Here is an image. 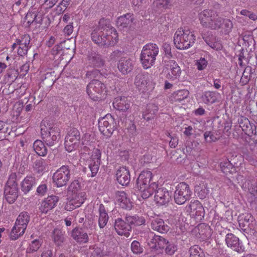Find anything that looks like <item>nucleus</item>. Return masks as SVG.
I'll list each match as a JSON object with an SVG mask.
<instances>
[{
	"instance_id": "9",
	"label": "nucleus",
	"mask_w": 257,
	"mask_h": 257,
	"mask_svg": "<svg viewBox=\"0 0 257 257\" xmlns=\"http://www.w3.org/2000/svg\"><path fill=\"white\" fill-rule=\"evenodd\" d=\"M192 191L189 186L184 182H181L177 185L174 193V198L176 203L183 204L191 197Z\"/></svg>"
},
{
	"instance_id": "14",
	"label": "nucleus",
	"mask_w": 257,
	"mask_h": 257,
	"mask_svg": "<svg viewBox=\"0 0 257 257\" xmlns=\"http://www.w3.org/2000/svg\"><path fill=\"white\" fill-rule=\"evenodd\" d=\"M187 211L196 219H201L204 217L205 210L201 203L198 200H191L186 206Z\"/></svg>"
},
{
	"instance_id": "49",
	"label": "nucleus",
	"mask_w": 257,
	"mask_h": 257,
	"mask_svg": "<svg viewBox=\"0 0 257 257\" xmlns=\"http://www.w3.org/2000/svg\"><path fill=\"white\" fill-rule=\"evenodd\" d=\"M222 19L217 15L216 13L215 18L213 19V20L210 21V23L207 28L211 29L216 30L220 29Z\"/></svg>"
},
{
	"instance_id": "4",
	"label": "nucleus",
	"mask_w": 257,
	"mask_h": 257,
	"mask_svg": "<svg viewBox=\"0 0 257 257\" xmlns=\"http://www.w3.org/2000/svg\"><path fill=\"white\" fill-rule=\"evenodd\" d=\"M137 187L143 199L151 196L158 188V181H154L153 178H137Z\"/></svg>"
},
{
	"instance_id": "2",
	"label": "nucleus",
	"mask_w": 257,
	"mask_h": 257,
	"mask_svg": "<svg viewBox=\"0 0 257 257\" xmlns=\"http://www.w3.org/2000/svg\"><path fill=\"white\" fill-rule=\"evenodd\" d=\"M159 52V47L155 43H149L143 46L140 55V61L144 69H149L154 65Z\"/></svg>"
},
{
	"instance_id": "17",
	"label": "nucleus",
	"mask_w": 257,
	"mask_h": 257,
	"mask_svg": "<svg viewBox=\"0 0 257 257\" xmlns=\"http://www.w3.org/2000/svg\"><path fill=\"white\" fill-rule=\"evenodd\" d=\"M30 37L28 35H24L21 39H18L13 44V49L17 48L19 55L23 56L27 54L30 46Z\"/></svg>"
},
{
	"instance_id": "62",
	"label": "nucleus",
	"mask_w": 257,
	"mask_h": 257,
	"mask_svg": "<svg viewBox=\"0 0 257 257\" xmlns=\"http://www.w3.org/2000/svg\"><path fill=\"white\" fill-rule=\"evenodd\" d=\"M209 46L212 49L216 50H219L222 48V46L220 41H215L214 43L208 44Z\"/></svg>"
},
{
	"instance_id": "60",
	"label": "nucleus",
	"mask_w": 257,
	"mask_h": 257,
	"mask_svg": "<svg viewBox=\"0 0 257 257\" xmlns=\"http://www.w3.org/2000/svg\"><path fill=\"white\" fill-rule=\"evenodd\" d=\"M117 182L122 186H127L131 181V178H116Z\"/></svg>"
},
{
	"instance_id": "13",
	"label": "nucleus",
	"mask_w": 257,
	"mask_h": 257,
	"mask_svg": "<svg viewBox=\"0 0 257 257\" xmlns=\"http://www.w3.org/2000/svg\"><path fill=\"white\" fill-rule=\"evenodd\" d=\"M67 196L68 201L65 208L68 211L80 207L86 199V193L84 192L68 194Z\"/></svg>"
},
{
	"instance_id": "8",
	"label": "nucleus",
	"mask_w": 257,
	"mask_h": 257,
	"mask_svg": "<svg viewBox=\"0 0 257 257\" xmlns=\"http://www.w3.org/2000/svg\"><path fill=\"white\" fill-rule=\"evenodd\" d=\"M116 124L113 117L110 114L98 120V127L100 133L106 137H110L116 128Z\"/></svg>"
},
{
	"instance_id": "18",
	"label": "nucleus",
	"mask_w": 257,
	"mask_h": 257,
	"mask_svg": "<svg viewBox=\"0 0 257 257\" xmlns=\"http://www.w3.org/2000/svg\"><path fill=\"white\" fill-rule=\"evenodd\" d=\"M164 70L167 73L166 77L170 79L178 78L181 73V70L178 64L172 60L166 62Z\"/></svg>"
},
{
	"instance_id": "44",
	"label": "nucleus",
	"mask_w": 257,
	"mask_h": 257,
	"mask_svg": "<svg viewBox=\"0 0 257 257\" xmlns=\"http://www.w3.org/2000/svg\"><path fill=\"white\" fill-rule=\"evenodd\" d=\"M89 63L95 67H99L103 65V62L100 56L95 53H92L91 55L89 56Z\"/></svg>"
},
{
	"instance_id": "43",
	"label": "nucleus",
	"mask_w": 257,
	"mask_h": 257,
	"mask_svg": "<svg viewBox=\"0 0 257 257\" xmlns=\"http://www.w3.org/2000/svg\"><path fill=\"white\" fill-rule=\"evenodd\" d=\"M190 257H205V254L202 249L198 245L191 246L189 250Z\"/></svg>"
},
{
	"instance_id": "10",
	"label": "nucleus",
	"mask_w": 257,
	"mask_h": 257,
	"mask_svg": "<svg viewBox=\"0 0 257 257\" xmlns=\"http://www.w3.org/2000/svg\"><path fill=\"white\" fill-rule=\"evenodd\" d=\"M60 130L56 127L48 128L42 127L41 135L43 141L49 146L55 145L60 138Z\"/></svg>"
},
{
	"instance_id": "52",
	"label": "nucleus",
	"mask_w": 257,
	"mask_h": 257,
	"mask_svg": "<svg viewBox=\"0 0 257 257\" xmlns=\"http://www.w3.org/2000/svg\"><path fill=\"white\" fill-rule=\"evenodd\" d=\"M165 252L168 255H173L175 251L177 250V246L173 243L167 241L166 245L165 247Z\"/></svg>"
},
{
	"instance_id": "7",
	"label": "nucleus",
	"mask_w": 257,
	"mask_h": 257,
	"mask_svg": "<svg viewBox=\"0 0 257 257\" xmlns=\"http://www.w3.org/2000/svg\"><path fill=\"white\" fill-rule=\"evenodd\" d=\"M135 84L139 91L142 92L151 91L155 87L152 77L148 73L137 75L135 79Z\"/></svg>"
},
{
	"instance_id": "1",
	"label": "nucleus",
	"mask_w": 257,
	"mask_h": 257,
	"mask_svg": "<svg viewBox=\"0 0 257 257\" xmlns=\"http://www.w3.org/2000/svg\"><path fill=\"white\" fill-rule=\"evenodd\" d=\"M104 21H99L95 26L91 33V38L96 44L101 45H113L118 40V35L115 29L104 23Z\"/></svg>"
},
{
	"instance_id": "42",
	"label": "nucleus",
	"mask_w": 257,
	"mask_h": 257,
	"mask_svg": "<svg viewBox=\"0 0 257 257\" xmlns=\"http://www.w3.org/2000/svg\"><path fill=\"white\" fill-rule=\"evenodd\" d=\"M22 230V226L17 225V224H15L11 232V238L12 240H16L18 239L20 236L22 235L24 233L25 230H23V231Z\"/></svg>"
},
{
	"instance_id": "45",
	"label": "nucleus",
	"mask_w": 257,
	"mask_h": 257,
	"mask_svg": "<svg viewBox=\"0 0 257 257\" xmlns=\"http://www.w3.org/2000/svg\"><path fill=\"white\" fill-rule=\"evenodd\" d=\"M42 244V242L39 239H36L32 241L27 248V252L30 253L38 251Z\"/></svg>"
},
{
	"instance_id": "63",
	"label": "nucleus",
	"mask_w": 257,
	"mask_h": 257,
	"mask_svg": "<svg viewBox=\"0 0 257 257\" xmlns=\"http://www.w3.org/2000/svg\"><path fill=\"white\" fill-rule=\"evenodd\" d=\"M58 0H45L44 7L46 9L52 8L57 3Z\"/></svg>"
},
{
	"instance_id": "31",
	"label": "nucleus",
	"mask_w": 257,
	"mask_h": 257,
	"mask_svg": "<svg viewBox=\"0 0 257 257\" xmlns=\"http://www.w3.org/2000/svg\"><path fill=\"white\" fill-rule=\"evenodd\" d=\"M253 217L251 214L246 213L239 216L238 223L239 226L245 230L250 228V223L253 221Z\"/></svg>"
},
{
	"instance_id": "29",
	"label": "nucleus",
	"mask_w": 257,
	"mask_h": 257,
	"mask_svg": "<svg viewBox=\"0 0 257 257\" xmlns=\"http://www.w3.org/2000/svg\"><path fill=\"white\" fill-rule=\"evenodd\" d=\"M133 16L131 14H126L118 18L116 25L120 29L131 27L133 23Z\"/></svg>"
},
{
	"instance_id": "22",
	"label": "nucleus",
	"mask_w": 257,
	"mask_h": 257,
	"mask_svg": "<svg viewBox=\"0 0 257 257\" xmlns=\"http://www.w3.org/2000/svg\"><path fill=\"white\" fill-rule=\"evenodd\" d=\"M114 228L118 235L128 237L132 227L121 218H117L115 222Z\"/></svg>"
},
{
	"instance_id": "26",
	"label": "nucleus",
	"mask_w": 257,
	"mask_h": 257,
	"mask_svg": "<svg viewBox=\"0 0 257 257\" xmlns=\"http://www.w3.org/2000/svg\"><path fill=\"white\" fill-rule=\"evenodd\" d=\"M114 108L121 111H126L130 107V102L125 97H117L113 102Z\"/></svg>"
},
{
	"instance_id": "46",
	"label": "nucleus",
	"mask_w": 257,
	"mask_h": 257,
	"mask_svg": "<svg viewBox=\"0 0 257 257\" xmlns=\"http://www.w3.org/2000/svg\"><path fill=\"white\" fill-rule=\"evenodd\" d=\"M53 236L55 243L58 245H60L64 241V234L59 229L56 228L54 230Z\"/></svg>"
},
{
	"instance_id": "38",
	"label": "nucleus",
	"mask_w": 257,
	"mask_h": 257,
	"mask_svg": "<svg viewBox=\"0 0 257 257\" xmlns=\"http://www.w3.org/2000/svg\"><path fill=\"white\" fill-rule=\"evenodd\" d=\"M26 21L29 25L31 24L33 22L38 23L40 22L42 18L37 14V11L35 9L30 10L25 17Z\"/></svg>"
},
{
	"instance_id": "27",
	"label": "nucleus",
	"mask_w": 257,
	"mask_h": 257,
	"mask_svg": "<svg viewBox=\"0 0 257 257\" xmlns=\"http://www.w3.org/2000/svg\"><path fill=\"white\" fill-rule=\"evenodd\" d=\"M189 95V92L186 89H181L175 91L170 97L172 103H180L186 99Z\"/></svg>"
},
{
	"instance_id": "53",
	"label": "nucleus",
	"mask_w": 257,
	"mask_h": 257,
	"mask_svg": "<svg viewBox=\"0 0 257 257\" xmlns=\"http://www.w3.org/2000/svg\"><path fill=\"white\" fill-rule=\"evenodd\" d=\"M101 152L98 149H94L91 153L90 161L91 162H100Z\"/></svg>"
},
{
	"instance_id": "25",
	"label": "nucleus",
	"mask_w": 257,
	"mask_h": 257,
	"mask_svg": "<svg viewBox=\"0 0 257 257\" xmlns=\"http://www.w3.org/2000/svg\"><path fill=\"white\" fill-rule=\"evenodd\" d=\"M73 239L79 243H87L89 240L87 233L82 228H75L72 231Z\"/></svg>"
},
{
	"instance_id": "19",
	"label": "nucleus",
	"mask_w": 257,
	"mask_h": 257,
	"mask_svg": "<svg viewBox=\"0 0 257 257\" xmlns=\"http://www.w3.org/2000/svg\"><path fill=\"white\" fill-rule=\"evenodd\" d=\"M196 237L200 240L204 241L211 236V229L209 226L201 223L198 224L193 230Z\"/></svg>"
},
{
	"instance_id": "40",
	"label": "nucleus",
	"mask_w": 257,
	"mask_h": 257,
	"mask_svg": "<svg viewBox=\"0 0 257 257\" xmlns=\"http://www.w3.org/2000/svg\"><path fill=\"white\" fill-rule=\"evenodd\" d=\"M221 171L226 175L231 174L235 171L234 168L228 159H225L220 164Z\"/></svg>"
},
{
	"instance_id": "47",
	"label": "nucleus",
	"mask_w": 257,
	"mask_h": 257,
	"mask_svg": "<svg viewBox=\"0 0 257 257\" xmlns=\"http://www.w3.org/2000/svg\"><path fill=\"white\" fill-rule=\"evenodd\" d=\"M127 223L130 224H136L139 225L145 223V220L143 218H140L138 216H127L126 217Z\"/></svg>"
},
{
	"instance_id": "32",
	"label": "nucleus",
	"mask_w": 257,
	"mask_h": 257,
	"mask_svg": "<svg viewBox=\"0 0 257 257\" xmlns=\"http://www.w3.org/2000/svg\"><path fill=\"white\" fill-rule=\"evenodd\" d=\"M98 212V225L100 228H103L108 222V215L105 209L104 206L102 204L99 205Z\"/></svg>"
},
{
	"instance_id": "41",
	"label": "nucleus",
	"mask_w": 257,
	"mask_h": 257,
	"mask_svg": "<svg viewBox=\"0 0 257 257\" xmlns=\"http://www.w3.org/2000/svg\"><path fill=\"white\" fill-rule=\"evenodd\" d=\"M231 21L228 19H223L220 26V32L225 35L229 34L232 28Z\"/></svg>"
},
{
	"instance_id": "51",
	"label": "nucleus",
	"mask_w": 257,
	"mask_h": 257,
	"mask_svg": "<svg viewBox=\"0 0 257 257\" xmlns=\"http://www.w3.org/2000/svg\"><path fill=\"white\" fill-rule=\"evenodd\" d=\"M80 188V185L78 181L74 180L73 181L70 186H69L68 189V194H71L76 193H79L81 191H79Z\"/></svg>"
},
{
	"instance_id": "50",
	"label": "nucleus",
	"mask_w": 257,
	"mask_h": 257,
	"mask_svg": "<svg viewBox=\"0 0 257 257\" xmlns=\"http://www.w3.org/2000/svg\"><path fill=\"white\" fill-rule=\"evenodd\" d=\"M89 251L91 254L90 257H103L104 255L102 249L95 245L90 246Z\"/></svg>"
},
{
	"instance_id": "56",
	"label": "nucleus",
	"mask_w": 257,
	"mask_h": 257,
	"mask_svg": "<svg viewBox=\"0 0 257 257\" xmlns=\"http://www.w3.org/2000/svg\"><path fill=\"white\" fill-rule=\"evenodd\" d=\"M195 64L199 70H202L207 67L208 61L204 58H201L196 61Z\"/></svg>"
},
{
	"instance_id": "57",
	"label": "nucleus",
	"mask_w": 257,
	"mask_h": 257,
	"mask_svg": "<svg viewBox=\"0 0 257 257\" xmlns=\"http://www.w3.org/2000/svg\"><path fill=\"white\" fill-rule=\"evenodd\" d=\"M53 182L56 185L57 187H60L65 185L68 181V178H52Z\"/></svg>"
},
{
	"instance_id": "21",
	"label": "nucleus",
	"mask_w": 257,
	"mask_h": 257,
	"mask_svg": "<svg viewBox=\"0 0 257 257\" xmlns=\"http://www.w3.org/2000/svg\"><path fill=\"white\" fill-rule=\"evenodd\" d=\"M150 226L153 230L161 233H167L170 229L169 226L165 223L164 220L159 216L152 219Z\"/></svg>"
},
{
	"instance_id": "24",
	"label": "nucleus",
	"mask_w": 257,
	"mask_h": 257,
	"mask_svg": "<svg viewBox=\"0 0 257 257\" xmlns=\"http://www.w3.org/2000/svg\"><path fill=\"white\" fill-rule=\"evenodd\" d=\"M216 13L213 11L204 10L199 14V19L201 25L205 27H208L210 21L215 18Z\"/></svg>"
},
{
	"instance_id": "6",
	"label": "nucleus",
	"mask_w": 257,
	"mask_h": 257,
	"mask_svg": "<svg viewBox=\"0 0 257 257\" xmlns=\"http://www.w3.org/2000/svg\"><path fill=\"white\" fill-rule=\"evenodd\" d=\"M87 93L89 97L94 101L102 99L106 95L105 85L99 80H93L87 85Z\"/></svg>"
},
{
	"instance_id": "48",
	"label": "nucleus",
	"mask_w": 257,
	"mask_h": 257,
	"mask_svg": "<svg viewBox=\"0 0 257 257\" xmlns=\"http://www.w3.org/2000/svg\"><path fill=\"white\" fill-rule=\"evenodd\" d=\"M70 170L68 166H62L53 174V177H69Z\"/></svg>"
},
{
	"instance_id": "15",
	"label": "nucleus",
	"mask_w": 257,
	"mask_h": 257,
	"mask_svg": "<svg viewBox=\"0 0 257 257\" xmlns=\"http://www.w3.org/2000/svg\"><path fill=\"white\" fill-rule=\"evenodd\" d=\"M59 200V198L57 196H48L41 202L39 208L40 212L42 214H46L57 206V204Z\"/></svg>"
},
{
	"instance_id": "55",
	"label": "nucleus",
	"mask_w": 257,
	"mask_h": 257,
	"mask_svg": "<svg viewBox=\"0 0 257 257\" xmlns=\"http://www.w3.org/2000/svg\"><path fill=\"white\" fill-rule=\"evenodd\" d=\"M116 177H127L130 176V171L125 167H120L117 169Z\"/></svg>"
},
{
	"instance_id": "54",
	"label": "nucleus",
	"mask_w": 257,
	"mask_h": 257,
	"mask_svg": "<svg viewBox=\"0 0 257 257\" xmlns=\"http://www.w3.org/2000/svg\"><path fill=\"white\" fill-rule=\"evenodd\" d=\"M131 249L134 253L136 254L141 253L143 250L140 243L136 240H134L132 242L131 244Z\"/></svg>"
},
{
	"instance_id": "61",
	"label": "nucleus",
	"mask_w": 257,
	"mask_h": 257,
	"mask_svg": "<svg viewBox=\"0 0 257 257\" xmlns=\"http://www.w3.org/2000/svg\"><path fill=\"white\" fill-rule=\"evenodd\" d=\"M169 137H170L171 140L169 142V146L171 148H175L178 144V139L176 137H172L170 136V134H169Z\"/></svg>"
},
{
	"instance_id": "5",
	"label": "nucleus",
	"mask_w": 257,
	"mask_h": 257,
	"mask_svg": "<svg viewBox=\"0 0 257 257\" xmlns=\"http://www.w3.org/2000/svg\"><path fill=\"white\" fill-rule=\"evenodd\" d=\"M123 53L119 50H115L111 54L112 59L120 58L117 63V68L120 73L123 75L127 74L133 69L135 60L128 57H122Z\"/></svg>"
},
{
	"instance_id": "30",
	"label": "nucleus",
	"mask_w": 257,
	"mask_h": 257,
	"mask_svg": "<svg viewBox=\"0 0 257 257\" xmlns=\"http://www.w3.org/2000/svg\"><path fill=\"white\" fill-rule=\"evenodd\" d=\"M168 240L160 235H155L151 240L149 245L156 249L164 248Z\"/></svg>"
},
{
	"instance_id": "23",
	"label": "nucleus",
	"mask_w": 257,
	"mask_h": 257,
	"mask_svg": "<svg viewBox=\"0 0 257 257\" xmlns=\"http://www.w3.org/2000/svg\"><path fill=\"white\" fill-rule=\"evenodd\" d=\"M116 200L122 208L131 209L132 207V202L127 197L126 193L123 191L116 192Z\"/></svg>"
},
{
	"instance_id": "35",
	"label": "nucleus",
	"mask_w": 257,
	"mask_h": 257,
	"mask_svg": "<svg viewBox=\"0 0 257 257\" xmlns=\"http://www.w3.org/2000/svg\"><path fill=\"white\" fill-rule=\"evenodd\" d=\"M218 94L213 91H206L201 96L202 102L206 104H211L217 100Z\"/></svg>"
},
{
	"instance_id": "37",
	"label": "nucleus",
	"mask_w": 257,
	"mask_h": 257,
	"mask_svg": "<svg viewBox=\"0 0 257 257\" xmlns=\"http://www.w3.org/2000/svg\"><path fill=\"white\" fill-rule=\"evenodd\" d=\"M35 152L40 156H45L47 154V149L42 141L37 140L33 144Z\"/></svg>"
},
{
	"instance_id": "11",
	"label": "nucleus",
	"mask_w": 257,
	"mask_h": 257,
	"mask_svg": "<svg viewBox=\"0 0 257 257\" xmlns=\"http://www.w3.org/2000/svg\"><path fill=\"white\" fill-rule=\"evenodd\" d=\"M16 178H9L5 188V197L10 204L14 203L18 197V188Z\"/></svg>"
},
{
	"instance_id": "3",
	"label": "nucleus",
	"mask_w": 257,
	"mask_h": 257,
	"mask_svg": "<svg viewBox=\"0 0 257 257\" xmlns=\"http://www.w3.org/2000/svg\"><path fill=\"white\" fill-rule=\"evenodd\" d=\"M195 36L189 30L178 29L174 36V43L178 49H188L194 44Z\"/></svg>"
},
{
	"instance_id": "36",
	"label": "nucleus",
	"mask_w": 257,
	"mask_h": 257,
	"mask_svg": "<svg viewBox=\"0 0 257 257\" xmlns=\"http://www.w3.org/2000/svg\"><path fill=\"white\" fill-rule=\"evenodd\" d=\"M30 221V217L27 212H21L18 216L16 223L17 225L22 226L23 230H26L27 227V225Z\"/></svg>"
},
{
	"instance_id": "39",
	"label": "nucleus",
	"mask_w": 257,
	"mask_h": 257,
	"mask_svg": "<svg viewBox=\"0 0 257 257\" xmlns=\"http://www.w3.org/2000/svg\"><path fill=\"white\" fill-rule=\"evenodd\" d=\"M35 184L34 178H25L21 183V189L25 193L28 192Z\"/></svg>"
},
{
	"instance_id": "16",
	"label": "nucleus",
	"mask_w": 257,
	"mask_h": 257,
	"mask_svg": "<svg viewBox=\"0 0 257 257\" xmlns=\"http://www.w3.org/2000/svg\"><path fill=\"white\" fill-rule=\"evenodd\" d=\"M225 243L227 247L234 251L241 253L244 251V247L239 238L231 233H227L225 236Z\"/></svg>"
},
{
	"instance_id": "33",
	"label": "nucleus",
	"mask_w": 257,
	"mask_h": 257,
	"mask_svg": "<svg viewBox=\"0 0 257 257\" xmlns=\"http://www.w3.org/2000/svg\"><path fill=\"white\" fill-rule=\"evenodd\" d=\"M153 5L156 10L161 12L171 9L173 6L172 0H154Z\"/></svg>"
},
{
	"instance_id": "58",
	"label": "nucleus",
	"mask_w": 257,
	"mask_h": 257,
	"mask_svg": "<svg viewBox=\"0 0 257 257\" xmlns=\"http://www.w3.org/2000/svg\"><path fill=\"white\" fill-rule=\"evenodd\" d=\"M100 162H91L89 165V168L91 172V177H94L99 169V165Z\"/></svg>"
},
{
	"instance_id": "20",
	"label": "nucleus",
	"mask_w": 257,
	"mask_h": 257,
	"mask_svg": "<svg viewBox=\"0 0 257 257\" xmlns=\"http://www.w3.org/2000/svg\"><path fill=\"white\" fill-rule=\"evenodd\" d=\"M155 193L154 201L158 205H165L169 202L171 199L169 191L165 188L158 187Z\"/></svg>"
},
{
	"instance_id": "64",
	"label": "nucleus",
	"mask_w": 257,
	"mask_h": 257,
	"mask_svg": "<svg viewBox=\"0 0 257 257\" xmlns=\"http://www.w3.org/2000/svg\"><path fill=\"white\" fill-rule=\"evenodd\" d=\"M47 187L46 184L40 185L37 189V193L41 195H44L46 193Z\"/></svg>"
},
{
	"instance_id": "12",
	"label": "nucleus",
	"mask_w": 257,
	"mask_h": 257,
	"mask_svg": "<svg viewBox=\"0 0 257 257\" xmlns=\"http://www.w3.org/2000/svg\"><path fill=\"white\" fill-rule=\"evenodd\" d=\"M80 135L76 128L70 130L65 138V148L68 152H71L76 149L80 145Z\"/></svg>"
},
{
	"instance_id": "34",
	"label": "nucleus",
	"mask_w": 257,
	"mask_h": 257,
	"mask_svg": "<svg viewBox=\"0 0 257 257\" xmlns=\"http://www.w3.org/2000/svg\"><path fill=\"white\" fill-rule=\"evenodd\" d=\"M158 110L157 105L154 103L148 104L145 110L143 112V116L145 119L149 120L153 118Z\"/></svg>"
},
{
	"instance_id": "59",
	"label": "nucleus",
	"mask_w": 257,
	"mask_h": 257,
	"mask_svg": "<svg viewBox=\"0 0 257 257\" xmlns=\"http://www.w3.org/2000/svg\"><path fill=\"white\" fill-rule=\"evenodd\" d=\"M204 137L205 142L207 143H210L213 142H215L216 140V138L210 132H206L204 134Z\"/></svg>"
},
{
	"instance_id": "28",
	"label": "nucleus",
	"mask_w": 257,
	"mask_h": 257,
	"mask_svg": "<svg viewBox=\"0 0 257 257\" xmlns=\"http://www.w3.org/2000/svg\"><path fill=\"white\" fill-rule=\"evenodd\" d=\"M194 190L200 199L205 198L209 192L207 184L205 181H201L200 182L196 184Z\"/></svg>"
}]
</instances>
